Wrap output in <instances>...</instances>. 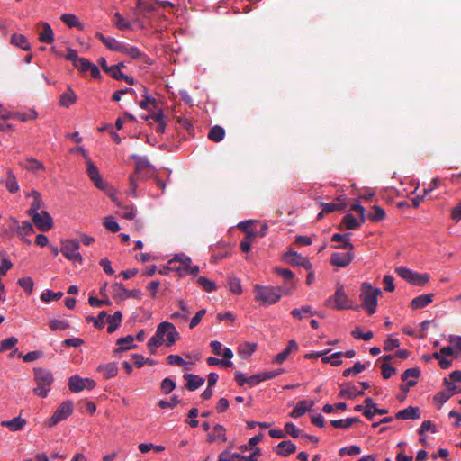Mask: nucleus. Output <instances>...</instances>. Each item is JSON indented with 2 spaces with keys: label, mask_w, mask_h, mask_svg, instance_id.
Returning <instances> with one entry per match:
<instances>
[{
  "label": "nucleus",
  "mask_w": 461,
  "mask_h": 461,
  "mask_svg": "<svg viewBox=\"0 0 461 461\" xmlns=\"http://www.w3.org/2000/svg\"><path fill=\"white\" fill-rule=\"evenodd\" d=\"M105 379H110L117 375L118 368L114 362L100 365L97 368Z\"/></svg>",
  "instance_id": "25"
},
{
  "label": "nucleus",
  "mask_w": 461,
  "mask_h": 461,
  "mask_svg": "<svg viewBox=\"0 0 461 461\" xmlns=\"http://www.w3.org/2000/svg\"><path fill=\"white\" fill-rule=\"evenodd\" d=\"M174 260H176V267H180L181 268V270L178 271L180 276L185 275V273L190 267L191 263H192L191 258L189 257L184 255V254L176 255L174 258Z\"/></svg>",
  "instance_id": "28"
},
{
  "label": "nucleus",
  "mask_w": 461,
  "mask_h": 461,
  "mask_svg": "<svg viewBox=\"0 0 461 461\" xmlns=\"http://www.w3.org/2000/svg\"><path fill=\"white\" fill-rule=\"evenodd\" d=\"M179 399L177 396L174 395L170 401H166V400H160L158 402V406L162 409H166V408H170V409H173L175 408L178 403H179Z\"/></svg>",
  "instance_id": "60"
},
{
  "label": "nucleus",
  "mask_w": 461,
  "mask_h": 461,
  "mask_svg": "<svg viewBox=\"0 0 461 461\" xmlns=\"http://www.w3.org/2000/svg\"><path fill=\"white\" fill-rule=\"evenodd\" d=\"M420 370L418 367L409 368V369H406L402 374L401 378L402 381H407L409 377L414 378L413 380H409L407 382V386L412 387L417 384V381L415 379H417L420 376Z\"/></svg>",
  "instance_id": "29"
},
{
  "label": "nucleus",
  "mask_w": 461,
  "mask_h": 461,
  "mask_svg": "<svg viewBox=\"0 0 461 461\" xmlns=\"http://www.w3.org/2000/svg\"><path fill=\"white\" fill-rule=\"evenodd\" d=\"M10 221L16 226L17 235L20 237L31 235L34 231L32 224L27 221H23L22 225H19L18 221L14 218H11Z\"/></svg>",
  "instance_id": "22"
},
{
  "label": "nucleus",
  "mask_w": 461,
  "mask_h": 461,
  "mask_svg": "<svg viewBox=\"0 0 461 461\" xmlns=\"http://www.w3.org/2000/svg\"><path fill=\"white\" fill-rule=\"evenodd\" d=\"M429 280L428 274H420L414 272L411 284L414 285H424Z\"/></svg>",
  "instance_id": "52"
},
{
  "label": "nucleus",
  "mask_w": 461,
  "mask_h": 461,
  "mask_svg": "<svg viewBox=\"0 0 461 461\" xmlns=\"http://www.w3.org/2000/svg\"><path fill=\"white\" fill-rule=\"evenodd\" d=\"M254 289L255 300L264 306L277 303L282 297V293H289V291H285L282 287L264 286L260 285H256Z\"/></svg>",
  "instance_id": "2"
},
{
  "label": "nucleus",
  "mask_w": 461,
  "mask_h": 461,
  "mask_svg": "<svg viewBox=\"0 0 461 461\" xmlns=\"http://www.w3.org/2000/svg\"><path fill=\"white\" fill-rule=\"evenodd\" d=\"M104 225L112 232H118L120 230L119 224L113 220V217H106L104 219Z\"/></svg>",
  "instance_id": "61"
},
{
  "label": "nucleus",
  "mask_w": 461,
  "mask_h": 461,
  "mask_svg": "<svg viewBox=\"0 0 461 461\" xmlns=\"http://www.w3.org/2000/svg\"><path fill=\"white\" fill-rule=\"evenodd\" d=\"M80 248L79 241L77 240H66L62 241L60 252L68 260L83 263V258L78 252Z\"/></svg>",
  "instance_id": "6"
},
{
  "label": "nucleus",
  "mask_w": 461,
  "mask_h": 461,
  "mask_svg": "<svg viewBox=\"0 0 461 461\" xmlns=\"http://www.w3.org/2000/svg\"><path fill=\"white\" fill-rule=\"evenodd\" d=\"M303 312L304 313H310L311 315H314V314H317L316 312H313L312 310V307L310 305H303L302 306L301 308L297 309H293L291 311V314L294 318H296V319H302L303 318Z\"/></svg>",
  "instance_id": "48"
},
{
  "label": "nucleus",
  "mask_w": 461,
  "mask_h": 461,
  "mask_svg": "<svg viewBox=\"0 0 461 461\" xmlns=\"http://www.w3.org/2000/svg\"><path fill=\"white\" fill-rule=\"evenodd\" d=\"M121 53H124L128 55L131 59H139L142 56L145 57L144 54H142L137 47L134 46H127L126 44L123 45L122 50Z\"/></svg>",
  "instance_id": "45"
},
{
  "label": "nucleus",
  "mask_w": 461,
  "mask_h": 461,
  "mask_svg": "<svg viewBox=\"0 0 461 461\" xmlns=\"http://www.w3.org/2000/svg\"><path fill=\"white\" fill-rule=\"evenodd\" d=\"M117 214L127 220H133L135 217V210L132 206L120 205Z\"/></svg>",
  "instance_id": "41"
},
{
  "label": "nucleus",
  "mask_w": 461,
  "mask_h": 461,
  "mask_svg": "<svg viewBox=\"0 0 461 461\" xmlns=\"http://www.w3.org/2000/svg\"><path fill=\"white\" fill-rule=\"evenodd\" d=\"M368 218L372 221H380L385 218V211L378 205L373 206V212L369 213Z\"/></svg>",
  "instance_id": "43"
},
{
  "label": "nucleus",
  "mask_w": 461,
  "mask_h": 461,
  "mask_svg": "<svg viewBox=\"0 0 461 461\" xmlns=\"http://www.w3.org/2000/svg\"><path fill=\"white\" fill-rule=\"evenodd\" d=\"M341 387L342 388L339 393V397L340 398L354 399L358 395L364 394V391H357V387L354 385L342 384Z\"/></svg>",
  "instance_id": "23"
},
{
  "label": "nucleus",
  "mask_w": 461,
  "mask_h": 461,
  "mask_svg": "<svg viewBox=\"0 0 461 461\" xmlns=\"http://www.w3.org/2000/svg\"><path fill=\"white\" fill-rule=\"evenodd\" d=\"M86 166L87 175L89 178L94 182L95 185L100 190H105L107 187V183L102 178V176L99 174L98 168L90 160V158H87Z\"/></svg>",
  "instance_id": "10"
},
{
  "label": "nucleus",
  "mask_w": 461,
  "mask_h": 461,
  "mask_svg": "<svg viewBox=\"0 0 461 461\" xmlns=\"http://www.w3.org/2000/svg\"><path fill=\"white\" fill-rule=\"evenodd\" d=\"M225 131L221 126L215 125L212 127L208 133V139L214 142H220L224 139Z\"/></svg>",
  "instance_id": "33"
},
{
  "label": "nucleus",
  "mask_w": 461,
  "mask_h": 461,
  "mask_svg": "<svg viewBox=\"0 0 461 461\" xmlns=\"http://www.w3.org/2000/svg\"><path fill=\"white\" fill-rule=\"evenodd\" d=\"M50 328L52 330H64L69 328V323L66 320H52L50 321Z\"/></svg>",
  "instance_id": "54"
},
{
  "label": "nucleus",
  "mask_w": 461,
  "mask_h": 461,
  "mask_svg": "<svg viewBox=\"0 0 461 461\" xmlns=\"http://www.w3.org/2000/svg\"><path fill=\"white\" fill-rule=\"evenodd\" d=\"M34 380L37 386L33 389V393L39 397H47L54 381L50 371L45 368H34Z\"/></svg>",
  "instance_id": "4"
},
{
  "label": "nucleus",
  "mask_w": 461,
  "mask_h": 461,
  "mask_svg": "<svg viewBox=\"0 0 461 461\" xmlns=\"http://www.w3.org/2000/svg\"><path fill=\"white\" fill-rule=\"evenodd\" d=\"M31 217L34 225L41 231H48L53 227V220L50 214L46 211H41L40 213Z\"/></svg>",
  "instance_id": "8"
},
{
  "label": "nucleus",
  "mask_w": 461,
  "mask_h": 461,
  "mask_svg": "<svg viewBox=\"0 0 461 461\" xmlns=\"http://www.w3.org/2000/svg\"><path fill=\"white\" fill-rule=\"evenodd\" d=\"M352 260L353 254L349 250L345 253L335 252L330 256V264L339 267H346L352 262Z\"/></svg>",
  "instance_id": "12"
},
{
  "label": "nucleus",
  "mask_w": 461,
  "mask_h": 461,
  "mask_svg": "<svg viewBox=\"0 0 461 461\" xmlns=\"http://www.w3.org/2000/svg\"><path fill=\"white\" fill-rule=\"evenodd\" d=\"M164 336H167L166 346L167 347H171L180 339V334L173 323L169 321L160 322L157 327L155 335L147 343V347L151 354H155L156 348L163 344Z\"/></svg>",
  "instance_id": "1"
},
{
  "label": "nucleus",
  "mask_w": 461,
  "mask_h": 461,
  "mask_svg": "<svg viewBox=\"0 0 461 461\" xmlns=\"http://www.w3.org/2000/svg\"><path fill=\"white\" fill-rule=\"evenodd\" d=\"M285 429L287 434L294 438L301 437L303 433V431L296 428V426L292 422L285 423Z\"/></svg>",
  "instance_id": "58"
},
{
  "label": "nucleus",
  "mask_w": 461,
  "mask_h": 461,
  "mask_svg": "<svg viewBox=\"0 0 461 461\" xmlns=\"http://www.w3.org/2000/svg\"><path fill=\"white\" fill-rule=\"evenodd\" d=\"M60 20L66 23L68 27H77L80 30L83 29V25L78 20V18L73 14H63L60 17Z\"/></svg>",
  "instance_id": "36"
},
{
  "label": "nucleus",
  "mask_w": 461,
  "mask_h": 461,
  "mask_svg": "<svg viewBox=\"0 0 461 461\" xmlns=\"http://www.w3.org/2000/svg\"><path fill=\"white\" fill-rule=\"evenodd\" d=\"M39 25L42 26V31L39 34V41L47 44H50L54 41V32L48 23H41Z\"/></svg>",
  "instance_id": "20"
},
{
  "label": "nucleus",
  "mask_w": 461,
  "mask_h": 461,
  "mask_svg": "<svg viewBox=\"0 0 461 461\" xmlns=\"http://www.w3.org/2000/svg\"><path fill=\"white\" fill-rule=\"evenodd\" d=\"M395 418L398 420H418L420 418V409L418 407L409 406L399 411L395 414Z\"/></svg>",
  "instance_id": "13"
},
{
  "label": "nucleus",
  "mask_w": 461,
  "mask_h": 461,
  "mask_svg": "<svg viewBox=\"0 0 461 461\" xmlns=\"http://www.w3.org/2000/svg\"><path fill=\"white\" fill-rule=\"evenodd\" d=\"M331 241L341 242L340 245L335 246V249H343L349 251L354 249V246L350 242L349 234L342 235L339 233H335L331 237Z\"/></svg>",
  "instance_id": "17"
},
{
  "label": "nucleus",
  "mask_w": 461,
  "mask_h": 461,
  "mask_svg": "<svg viewBox=\"0 0 461 461\" xmlns=\"http://www.w3.org/2000/svg\"><path fill=\"white\" fill-rule=\"evenodd\" d=\"M343 352H336L330 357H322L321 361L323 363H330L333 366H339L342 364L340 359Z\"/></svg>",
  "instance_id": "47"
},
{
  "label": "nucleus",
  "mask_w": 461,
  "mask_h": 461,
  "mask_svg": "<svg viewBox=\"0 0 461 461\" xmlns=\"http://www.w3.org/2000/svg\"><path fill=\"white\" fill-rule=\"evenodd\" d=\"M26 424V420L21 416L15 417L10 420H4L1 426L7 427L11 431H19L23 429Z\"/></svg>",
  "instance_id": "19"
},
{
  "label": "nucleus",
  "mask_w": 461,
  "mask_h": 461,
  "mask_svg": "<svg viewBox=\"0 0 461 461\" xmlns=\"http://www.w3.org/2000/svg\"><path fill=\"white\" fill-rule=\"evenodd\" d=\"M434 294H421L411 300V305L413 309H420L429 305L433 300Z\"/></svg>",
  "instance_id": "26"
},
{
  "label": "nucleus",
  "mask_w": 461,
  "mask_h": 461,
  "mask_svg": "<svg viewBox=\"0 0 461 461\" xmlns=\"http://www.w3.org/2000/svg\"><path fill=\"white\" fill-rule=\"evenodd\" d=\"M216 439H220L222 442H225L227 440L226 435H225V429L223 426L217 424L213 428V433L208 435V441L210 443L215 441Z\"/></svg>",
  "instance_id": "34"
},
{
  "label": "nucleus",
  "mask_w": 461,
  "mask_h": 461,
  "mask_svg": "<svg viewBox=\"0 0 461 461\" xmlns=\"http://www.w3.org/2000/svg\"><path fill=\"white\" fill-rule=\"evenodd\" d=\"M228 285H229V288L230 290L236 294H240L242 293V288H241V285H240V282L238 278L236 277H229V280H228Z\"/></svg>",
  "instance_id": "57"
},
{
  "label": "nucleus",
  "mask_w": 461,
  "mask_h": 461,
  "mask_svg": "<svg viewBox=\"0 0 461 461\" xmlns=\"http://www.w3.org/2000/svg\"><path fill=\"white\" fill-rule=\"evenodd\" d=\"M5 186H6L7 190L10 193H12V194H14V193L19 191L18 182H17L16 177H15V176L14 175V173H13V171L11 169H9L7 171V177H6V180H5Z\"/></svg>",
  "instance_id": "37"
},
{
  "label": "nucleus",
  "mask_w": 461,
  "mask_h": 461,
  "mask_svg": "<svg viewBox=\"0 0 461 461\" xmlns=\"http://www.w3.org/2000/svg\"><path fill=\"white\" fill-rule=\"evenodd\" d=\"M133 341L134 338L131 335L120 338L117 340V345L119 346V348L115 351H125L136 348V345L133 344Z\"/></svg>",
  "instance_id": "32"
},
{
  "label": "nucleus",
  "mask_w": 461,
  "mask_h": 461,
  "mask_svg": "<svg viewBox=\"0 0 461 461\" xmlns=\"http://www.w3.org/2000/svg\"><path fill=\"white\" fill-rule=\"evenodd\" d=\"M381 369L382 375L384 379H389L396 372V369L388 363H384L381 366Z\"/></svg>",
  "instance_id": "64"
},
{
  "label": "nucleus",
  "mask_w": 461,
  "mask_h": 461,
  "mask_svg": "<svg viewBox=\"0 0 461 461\" xmlns=\"http://www.w3.org/2000/svg\"><path fill=\"white\" fill-rule=\"evenodd\" d=\"M400 346V341L397 339H393L389 336L384 343V350L391 351Z\"/></svg>",
  "instance_id": "62"
},
{
  "label": "nucleus",
  "mask_w": 461,
  "mask_h": 461,
  "mask_svg": "<svg viewBox=\"0 0 461 461\" xmlns=\"http://www.w3.org/2000/svg\"><path fill=\"white\" fill-rule=\"evenodd\" d=\"M69 390L73 393H78L85 389L84 378L79 375H72L68 380Z\"/></svg>",
  "instance_id": "35"
},
{
  "label": "nucleus",
  "mask_w": 461,
  "mask_h": 461,
  "mask_svg": "<svg viewBox=\"0 0 461 461\" xmlns=\"http://www.w3.org/2000/svg\"><path fill=\"white\" fill-rule=\"evenodd\" d=\"M184 378L186 381V388L189 391H195L205 382L203 377L193 374H185Z\"/></svg>",
  "instance_id": "14"
},
{
  "label": "nucleus",
  "mask_w": 461,
  "mask_h": 461,
  "mask_svg": "<svg viewBox=\"0 0 461 461\" xmlns=\"http://www.w3.org/2000/svg\"><path fill=\"white\" fill-rule=\"evenodd\" d=\"M11 43L23 50H29L31 49V45L28 42L27 38L23 34H13L11 36Z\"/></svg>",
  "instance_id": "31"
},
{
  "label": "nucleus",
  "mask_w": 461,
  "mask_h": 461,
  "mask_svg": "<svg viewBox=\"0 0 461 461\" xmlns=\"http://www.w3.org/2000/svg\"><path fill=\"white\" fill-rule=\"evenodd\" d=\"M331 302H334L332 306L336 310H346V309H358V305L354 306L351 300L347 295L344 287L341 285H338L335 294L333 296L329 297L326 301V305L330 306Z\"/></svg>",
  "instance_id": "5"
},
{
  "label": "nucleus",
  "mask_w": 461,
  "mask_h": 461,
  "mask_svg": "<svg viewBox=\"0 0 461 461\" xmlns=\"http://www.w3.org/2000/svg\"><path fill=\"white\" fill-rule=\"evenodd\" d=\"M197 283L203 288L204 291H206L208 293H211V292H213L216 290L215 284L204 276L198 277Z\"/></svg>",
  "instance_id": "50"
},
{
  "label": "nucleus",
  "mask_w": 461,
  "mask_h": 461,
  "mask_svg": "<svg viewBox=\"0 0 461 461\" xmlns=\"http://www.w3.org/2000/svg\"><path fill=\"white\" fill-rule=\"evenodd\" d=\"M141 87L143 89V100L140 102V108L147 110L149 109V104L156 103V100L148 94V90L145 86Z\"/></svg>",
  "instance_id": "53"
},
{
  "label": "nucleus",
  "mask_w": 461,
  "mask_h": 461,
  "mask_svg": "<svg viewBox=\"0 0 461 461\" xmlns=\"http://www.w3.org/2000/svg\"><path fill=\"white\" fill-rule=\"evenodd\" d=\"M295 451L296 446L291 440L282 441L276 447V454L283 456H287Z\"/></svg>",
  "instance_id": "18"
},
{
  "label": "nucleus",
  "mask_w": 461,
  "mask_h": 461,
  "mask_svg": "<svg viewBox=\"0 0 461 461\" xmlns=\"http://www.w3.org/2000/svg\"><path fill=\"white\" fill-rule=\"evenodd\" d=\"M113 23L119 30H127L131 28L130 22L126 21L120 13H115L113 15Z\"/></svg>",
  "instance_id": "46"
},
{
  "label": "nucleus",
  "mask_w": 461,
  "mask_h": 461,
  "mask_svg": "<svg viewBox=\"0 0 461 461\" xmlns=\"http://www.w3.org/2000/svg\"><path fill=\"white\" fill-rule=\"evenodd\" d=\"M284 258L286 262L293 266H300L307 270L312 269V264L307 258L302 256L295 251H288L284 255Z\"/></svg>",
  "instance_id": "11"
},
{
  "label": "nucleus",
  "mask_w": 461,
  "mask_h": 461,
  "mask_svg": "<svg viewBox=\"0 0 461 461\" xmlns=\"http://www.w3.org/2000/svg\"><path fill=\"white\" fill-rule=\"evenodd\" d=\"M136 162L135 172L140 174L143 170L149 172L152 169V166L146 157H140L138 155H132L131 157Z\"/></svg>",
  "instance_id": "27"
},
{
  "label": "nucleus",
  "mask_w": 461,
  "mask_h": 461,
  "mask_svg": "<svg viewBox=\"0 0 461 461\" xmlns=\"http://www.w3.org/2000/svg\"><path fill=\"white\" fill-rule=\"evenodd\" d=\"M175 387H176V384L171 378L167 377V378L163 379V381L161 383V391L165 394L171 393L175 389Z\"/></svg>",
  "instance_id": "59"
},
{
  "label": "nucleus",
  "mask_w": 461,
  "mask_h": 461,
  "mask_svg": "<svg viewBox=\"0 0 461 461\" xmlns=\"http://www.w3.org/2000/svg\"><path fill=\"white\" fill-rule=\"evenodd\" d=\"M112 291L113 296L120 300H125L127 298H137L140 299L141 292L139 289L128 290L122 283H115L112 285Z\"/></svg>",
  "instance_id": "9"
},
{
  "label": "nucleus",
  "mask_w": 461,
  "mask_h": 461,
  "mask_svg": "<svg viewBox=\"0 0 461 461\" xmlns=\"http://www.w3.org/2000/svg\"><path fill=\"white\" fill-rule=\"evenodd\" d=\"M18 342V339L15 337H10L6 339H4L0 342V352H4L13 348Z\"/></svg>",
  "instance_id": "55"
},
{
  "label": "nucleus",
  "mask_w": 461,
  "mask_h": 461,
  "mask_svg": "<svg viewBox=\"0 0 461 461\" xmlns=\"http://www.w3.org/2000/svg\"><path fill=\"white\" fill-rule=\"evenodd\" d=\"M27 196L32 197V202L31 203L30 209L27 211V214L32 216L40 213L38 211L41 208L42 203L41 194L36 190H32Z\"/></svg>",
  "instance_id": "16"
},
{
  "label": "nucleus",
  "mask_w": 461,
  "mask_h": 461,
  "mask_svg": "<svg viewBox=\"0 0 461 461\" xmlns=\"http://www.w3.org/2000/svg\"><path fill=\"white\" fill-rule=\"evenodd\" d=\"M18 285L29 294L33 291L34 282L32 277L24 276L18 280Z\"/></svg>",
  "instance_id": "44"
},
{
  "label": "nucleus",
  "mask_w": 461,
  "mask_h": 461,
  "mask_svg": "<svg viewBox=\"0 0 461 461\" xmlns=\"http://www.w3.org/2000/svg\"><path fill=\"white\" fill-rule=\"evenodd\" d=\"M29 171L43 170L44 166L39 160L35 158H28L26 164L23 166Z\"/></svg>",
  "instance_id": "51"
},
{
  "label": "nucleus",
  "mask_w": 461,
  "mask_h": 461,
  "mask_svg": "<svg viewBox=\"0 0 461 461\" xmlns=\"http://www.w3.org/2000/svg\"><path fill=\"white\" fill-rule=\"evenodd\" d=\"M363 222L358 221L355 217L348 213L342 220V224L345 226L347 230H356L361 226Z\"/></svg>",
  "instance_id": "40"
},
{
  "label": "nucleus",
  "mask_w": 461,
  "mask_h": 461,
  "mask_svg": "<svg viewBox=\"0 0 461 461\" xmlns=\"http://www.w3.org/2000/svg\"><path fill=\"white\" fill-rule=\"evenodd\" d=\"M382 294L379 288H375L371 284L365 282L361 285V293L359 294L362 301L361 306L366 309L368 315L375 312L377 307V298Z\"/></svg>",
  "instance_id": "3"
},
{
  "label": "nucleus",
  "mask_w": 461,
  "mask_h": 461,
  "mask_svg": "<svg viewBox=\"0 0 461 461\" xmlns=\"http://www.w3.org/2000/svg\"><path fill=\"white\" fill-rule=\"evenodd\" d=\"M105 319H107L108 322L107 332L113 333L120 327L122 314L120 311H117L113 315H107Z\"/></svg>",
  "instance_id": "24"
},
{
  "label": "nucleus",
  "mask_w": 461,
  "mask_h": 461,
  "mask_svg": "<svg viewBox=\"0 0 461 461\" xmlns=\"http://www.w3.org/2000/svg\"><path fill=\"white\" fill-rule=\"evenodd\" d=\"M77 101V95L75 92L68 87V90L60 95L59 104L63 107H69Z\"/></svg>",
  "instance_id": "30"
},
{
  "label": "nucleus",
  "mask_w": 461,
  "mask_h": 461,
  "mask_svg": "<svg viewBox=\"0 0 461 461\" xmlns=\"http://www.w3.org/2000/svg\"><path fill=\"white\" fill-rule=\"evenodd\" d=\"M361 452V448L357 446V445H352L348 447H342L339 449V455L340 456H344V455H350V456H353V455H358L360 454Z\"/></svg>",
  "instance_id": "63"
},
{
  "label": "nucleus",
  "mask_w": 461,
  "mask_h": 461,
  "mask_svg": "<svg viewBox=\"0 0 461 461\" xmlns=\"http://www.w3.org/2000/svg\"><path fill=\"white\" fill-rule=\"evenodd\" d=\"M107 317V313L105 311H102L99 312L98 316L95 318L94 316H88L86 317V321L88 322H92L95 327H96L99 330L104 329L105 323L104 319Z\"/></svg>",
  "instance_id": "39"
},
{
  "label": "nucleus",
  "mask_w": 461,
  "mask_h": 461,
  "mask_svg": "<svg viewBox=\"0 0 461 461\" xmlns=\"http://www.w3.org/2000/svg\"><path fill=\"white\" fill-rule=\"evenodd\" d=\"M104 45L107 49L111 50L121 52L124 43L120 42L114 38L108 37Z\"/></svg>",
  "instance_id": "49"
},
{
  "label": "nucleus",
  "mask_w": 461,
  "mask_h": 461,
  "mask_svg": "<svg viewBox=\"0 0 461 461\" xmlns=\"http://www.w3.org/2000/svg\"><path fill=\"white\" fill-rule=\"evenodd\" d=\"M314 402H307V401H300L296 404V406L293 409V411L290 413V417L294 419L300 418L303 416L306 411H311Z\"/></svg>",
  "instance_id": "15"
},
{
  "label": "nucleus",
  "mask_w": 461,
  "mask_h": 461,
  "mask_svg": "<svg viewBox=\"0 0 461 461\" xmlns=\"http://www.w3.org/2000/svg\"><path fill=\"white\" fill-rule=\"evenodd\" d=\"M255 345L251 343H244L240 345L238 354L242 359H248L255 351Z\"/></svg>",
  "instance_id": "38"
},
{
  "label": "nucleus",
  "mask_w": 461,
  "mask_h": 461,
  "mask_svg": "<svg viewBox=\"0 0 461 461\" xmlns=\"http://www.w3.org/2000/svg\"><path fill=\"white\" fill-rule=\"evenodd\" d=\"M395 272L404 280L409 283L411 282L414 272L405 267H399L395 269Z\"/></svg>",
  "instance_id": "56"
},
{
  "label": "nucleus",
  "mask_w": 461,
  "mask_h": 461,
  "mask_svg": "<svg viewBox=\"0 0 461 461\" xmlns=\"http://www.w3.org/2000/svg\"><path fill=\"white\" fill-rule=\"evenodd\" d=\"M336 203H321V206L323 208V212L326 213H330L335 211L344 210L346 207L345 198L343 196H339L337 199Z\"/></svg>",
  "instance_id": "21"
},
{
  "label": "nucleus",
  "mask_w": 461,
  "mask_h": 461,
  "mask_svg": "<svg viewBox=\"0 0 461 461\" xmlns=\"http://www.w3.org/2000/svg\"><path fill=\"white\" fill-rule=\"evenodd\" d=\"M63 296L62 292H53L51 290H46L41 294V300L44 303H50L51 301L59 300Z\"/></svg>",
  "instance_id": "42"
},
{
  "label": "nucleus",
  "mask_w": 461,
  "mask_h": 461,
  "mask_svg": "<svg viewBox=\"0 0 461 461\" xmlns=\"http://www.w3.org/2000/svg\"><path fill=\"white\" fill-rule=\"evenodd\" d=\"M73 411V402L71 401L63 402L58 409L55 411L53 415L49 419L48 426H55L61 420H66L71 415Z\"/></svg>",
  "instance_id": "7"
}]
</instances>
